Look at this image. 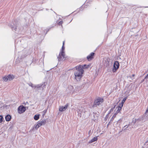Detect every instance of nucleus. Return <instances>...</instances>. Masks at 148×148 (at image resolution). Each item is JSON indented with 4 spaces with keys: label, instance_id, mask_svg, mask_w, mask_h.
<instances>
[{
    "label": "nucleus",
    "instance_id": "obj_13",
    "mask_svg": "<svg viewBox=\"0 0 148 148\" xmlns=\"http://www.w3.org/2000/svg\"><path fill=\"white\" fill-rule=\"evenodd\" d=\"M127 99V97H125L123 99V100H122L121 103V104H120V106H118V107H120L121 108H122L123 106V104L124 102H125V101H126Z\"/></svg>",
    "mask_w": 148,
    "mask_h": 148
},
{
    "label": "nucleus",
    "instance_id": "obj_19",
    "mask_svg": "<svg viewBox=\"0 0 148 148\" xmlns=\"http://www.w3.org/2000/svg\"><path fill=\"white\" fill-rule=\"evenodd\" d=\"M40 127V126L38 123L34 127L37 130Z\"/></svg>",
    "mask_w": 148,
    "mask_h": 148
},
{
    "label": "nucleus",
    "instance_id": "obj_23",
    "mask_svg": "<svg viewBox=\"0 0 148 148\" xmlns=\"http://www.w3.org/2000/svg\"><path fill=\"white\" fill-rule=\"evenodd\" d=\"M29 86H31L32 88H35L34 86L35 85H33V84H29Z\"/></svg>",
    "mask_w": 148,
    "mask_h": 148
},
{
    "label": "nucleus",
    "instance_id": "obj_6",
    "mask_svg": "<svg viewBox=\"0 0 148 148\" xmlns=\"http://www.w3.org/2000/svg\"><path fill=\"white\" fill-rule=\"evenodd\" d=\"M119 63L118 61H116L115 62L114 64L113 68L112 69V71L114 72L116 71V70L119 68Z\"/></svg>",
    "mask_w": 148,
    "mask_h": 148
},
{
    "label": "nucleus",
    "instance_id": "obj_31",
    "mask_svg": "<svg viewBox=\"0 0 148 148\" xmlns=\"http://www.w3.org/2000/svg\"><path fill=\"white\" fill-rule=\"evenodd\" d=\"M134 76H135V75H134V74H133V75H132V76H133V77H134Z\"/></svg>",
    "mask_w": 148,
    "mask_h": 148
},
{
    "label": "nucleus",
    "instance_id": "obj_25",
    "mask_svg": "<svg viewBox=\"0 0 148 148\" xmlns=\"http://www.w3.org/2000/svg\"><path fill=\"white\" fill-rule=\"evenodd\" d=\"M62 21H60L59 22V23H58L59 24H62Z\"/></svg>",
    "mask_w": 148,
    "mask_h": 148
},
{
    "label": "nucleus",
    "instance_id": "obj_3",
    "mask_svg": "<svg viewBox=\"0 0 148 148\" xmlns=\"http://www.w3.org/2000/svg\"><path fill=\"white\" fill-rule=\"evenodd\" d=\"M86 110L85 108L82 106H79L77 110V112L78 113V115L81 117L82 115L84 114Z\"/></svg>",
    "mask_w": 148,
    "mask_h": 148
},
{
    "label": "nucleus",
    "instance_id": "obj_10",
    "mask_svg": "<svg viewBox=\"0 0 148 148\" xmlns=\"http://www.w3.org/2000/svg\"><path fill=\"white\" fill-rule=\"evenodd\" d=\"M121 109L120 107H117L114 110V115L116 116L118 113L120 111Z\"/></svg>",
    "mask_w": 148,
    "mask_h": 148
},
{
    "label": "nucleus",
    "instance_id": "obj_27",
    "mask_svg": "<svg viewBox=\"0 0 148 148\" xmlns=\"http://www.w3.org/2000/svg\"><path fill=\"white\" fill-rule=\"evenodd\" d=\"M148 112V108H147V110H146V112Z\"/></svg>",
    "mask_w": 148,
    "mask_h": 148
},
{
    "label": "nucleus",
    "instance_id": "obj_9",
    "mask_svg": "<svg viewBox=\"0 0 148 148\" xmlns=\"http://www.w3.org/2000/svg\"><path fill=\"white\" fill-rule=\"evenodd\" d=\"M99 116V114L96 113H93V116L92 117V119L94 121H95L97 120Z\"/></svg>",
    "mask_w": 148,
    "mask_h": 148
},
{
    "label": "nucleus",
    "instance_id": "obj_26",
    "mask_svg": "<svg viewBox=\"0 0 148 148\" xmlns=\"http://www.w3.org/2000/svg\"><path fill=\"white\" fill-rule=\"evenodd\" d=\"M115 115H113L112 117V119H113L115 117Z\"/></svg>",
    "mask_w": 148,
    "mask_h": 148
},
{
    "label": "nucleus",
    "instance_id": "obj_8",
    "mask_svg": "<svg viewBox=\"0 0 148 148\" xmlns=\"http://www.w3.org/2000/svg\"><path fill=\"white\" fill-rule=\"evenodd\" d=\"M68 105L67 104L65 105L64 106H60L59 108V111L60 112H63L65 111L67 108Z\"/></svg>",
    "mask_w": 148,
    "mask_h": 148
},
{
    "label": "nucleus",
    "instance_id": "obj_32",
    "mask_svg": "<svg viewBox=\"0 0 148 148\" xmlns=\"http://www.w3.org/2000/svg\"><path fill=\"white\" fill-rule=\"evenodd\" d=\"M122 119H120V120H121V121H122Z\"/></svg>",
    "mask_w": 148,
    "mask_h": 148
},
{
    "label": "nucleus",
    "instance_id": "obj_18",
    "mask_svg": "<svg viewBox=\"0 0 148 148\" xmlns=\"http://www.w3.org/2000/svg\"><path fill=\"white\" fill-rule=\"evenodd\" d=\"M81 66L82 67V68L84 69V68H88L89 66V65H87L86 64H84L83 66H81Z\"/></svg>",
    "mask_w": 148,
    "mask_h": 148
},
{
    "label": "nucleus",
    "instance_id": "obj_24",
    "mask_svg": "<svg viewBox=\"0 0 148 148\" xmlns=\"http://www.w3.org/2000/svg\"><path fill=\"white\" fill-rule=\"evenodd\" d=\"M109 114H108V113L106 115V116L105 119H106L107 118H108L109 117Z\"/></svg>",
    "mask_w": 148,
    "mask_h": 148
},
{
    "label": "nucleus",
    "instance_id": "obj_21",
    "mask_svg": "<svg viewBox=\"0 0 148 148\" xmlns=\"http://www.w3.org/2000/svg\"><path fill=\"white\" fill-rule=\"evenodd\" d=\"M114 109V107L113 108H112L110 110V111L109 112L108 114H110V113H111L112 112H113V110Z\"/></svg>",
    "mask_w": 148,
    "mask_h": 148
},
{
    "label": "nucleus",
    "instance_id": "obj_17",
    "mask_svg": "<svg viewBox=\"0 0 148 148\" xmlns=\"http://www.w3.org/2000/svg\"><path fill=\"white\" fill-rule=\"evenodd\" d=\"M45 84H44V85H43L38 84V85H35L34 86V88H39L41 87L42 86H43V87L44 86H45Z\"/></svg>",
    "mask_w": 148,
    "mask_h": 148
},
{
    "label": "nucleus",
    "instance_id": "obj_30",
    "mask_svg": "<svg viewBox=\"0 0 148 148\" xmlns=\"http://www.w3.org/2000/svg\"><path fill=\"white\" fill-rule=\"evenodd\" d=\"M148 76H147V75L146 76V77H145V79H146V78H147V77Z\"/></svg>",
    "mask_w": 148,
    "mask_h": 148
},
{
    "label": "nucleus",
    "instance_id": "obj_4",
    "mask_svg": "<svg viewBox=\"0 0 148 148\" xmlns=\"http://www.w3.org/2000/svg\"><path fill=\"white\" fill-rule=\"evenodd\" d=\"M103 102V99L101 98H97L94 101V106L97 107L101 104Z\"/></svg>",
    "mask_w": 148,
    "mask_h": 148
},
{
    "label": "nucleus",
    "instance_id": "obj_33",
    "mask_svg": "<svg viewBox=\"0 0 148 148\" xmlns=\"http://www.w3.org/2000/svg\"><path fill=\"white\" fill-rule=\"evenodd\" d=\"M11 28H12V29H13V27H11Z\"/></svg>",
    "mask_w": 148,
    "mask_h": 148
},
{
    "label": "nucleus",
    "instance_id": "obj_20",
    "mask_svg": "<svg viewBox=\"0 0 148 148\" xmlns=\"http://www.w3.org/2000/svg\"><path fill=\"white\" fill-rule=\"evenodd\" d=\"M3 116L0 115V123H1L3 121Z\"/></svg>",
    "mask_w": 148,
    "mask_h": 148
},
{
    "label": "nucleus",
    "instance_id": "obj_5",
    "mask_svg": "<svg viewBox=\"0 0 148 148\" xmlns=\"http://www.w3.org/2000/svg\"><path fill=\"white\" fill-rule=\"evenodd\" d=\"M14 76L12 75H9L8 76H5L3 78V79L5 82L10 81L14 78Z\"/></svg>",
    "mask_w": 148,
    "mask_h": 148
},
{
    "label": "nucleus",
    "instance_id": "obj_35",
    "mask_svg": "<svg viewBox=\"0 0 148 148\" xmlns=\"http://www.w3.org/2000/svg\"><path fill=\"white\" fill-rule=\"evenodd\" d=\"M128 127V126H127V127H126V128H127V127Z\"/></svg>",
    "mask_w": 148,
    "mask_h": 148
},
{
    "label": "nucleus",
    "instance_id": "obj_14",
    "mask_svg": "<svg viewBox=\"0 0 148 148\" xmlns=\"http://www.w3.org/2000/svg\"><path fill=\"white\" fill-rule=\"evenodd\" d=\"M97 137H94L89 142V143H91L93 142H94L95 141H97Z\"/></svg>",
    "mask_w": 148,
    "mask_h": 148
},
{
    "label": "nucleus",
    "instance_id": "obj_34",
    "mask_svg": "<svg viewBox=\"0 0 148 148\" xmlns=\"http://www.w3.org/2000/svg\"><path fill=\"white\" fill-rule=\"evenodd\" d=\"M127 126V125H125V127H126Z\"/></svg>",
    "mask_w": 148,
    "mask_h": 148
},
{
    "label": "nucleus",
    "instance_id": "obj_11",
    "mask_svg": "<svg viewBox=\"0 0 148 148\" xmlns=\"http://www.w3.org/2000/svg\"><path fill=\"white\" fill-rule=\"evenodd\" d=\"M94 53H91L89 55L87 56V58L88 61L91 60L93 58V56H94Z\"/></svg>",
    "mask_w": 148,
    "mask_h": 148
},
{
    "label": "nucleus",
    "instance_id": "obj_16",
    "mask_svg": "<svg viewBox=\"0 0 148 148\" xmlns=\"http://www.w3.org/2000/svg\"><path fill=\"white\" fill-rule=\"evenodd\" d=\"M40 115L39 114H36L34 117V119L35 120H37L39 119V117Z\"/></svg>",
    "mask_w": 148,
    "mask_h": 148
},
{
    "label": "nucleus",
    "instance_id": "obj_22",
    "mask_svg": "<svg viewBox=\"0 0 148 148\" xmlns=\"http://www.w3.org/2000/svg\"><path fill=\"white\" fill-rule=\"evenodd\" d=\"M69 88L70 90V91H71V90H72L73 88V86H69Z\"/></svg>",
    "mask_w": 148,
    "mask_h": 148
},
{
    "label": "nucleus",
    "instance_id": "obj_2",
    "mask_svg": "<svg viewBox=\"0 0 148 148\" xmlns=\"http://www.w3.org/2000/svg\"><path fill=\"white\" fill-rule=\"evenodd\" d=\"M65 47L63 46H62L61 51L60 53L58 58L59 61L63 60L66 59L65 56L64 52Z\"/></svg>",
    "mask_w": 148,
    "mask_h": 148
},
{
    "label": "nucleus",
    "instance_id": "obj_29",
    "mask_svg": "<svg viewBox=\"0 0 148 148\" xmlns=\"http://www.w3.org/2000/svg\"><path fill=\"white\" fill-rule=\"evenodd\" d=\"M46 111H47V110H44V113H45L46 112Z\"/></svg>",
    "mask_w": 148,
    "mask_h": 148
},
{
    "label": "nucleus",
    "instance_id": "obj_1",
    "mask_svg": "<svg viewBox=\"0 0 148 148\" xmlns=\"http://www.w3.org/2000/svg\"><path fill=\"white\" fill-rule=\"evenodd\" d=\"M75 68L76 71H75L74 74L75 79L78 81L82 77L83 71L82 69L81 66H76Z\"/></svg>",
    "mask_w": 148,
    "mask_h": 148
},
{
    "label": "nucleus",
    "instance_id": "obj_28",
    "mask_svg": "<svg viewBox=\"0 0 148 148\" xmlns=\"http://www.w3.org/2000/svg\"><path fill=\"white\" fill-rule=\"evenodd\" d=\"M64 41H63V46H64Z\"/></svg>",
    "mask_w": 148,
    "mask_h": 148
},
{
    "label": "nucleus",
    "instance_id": "obj_7",
    "mask_svg": "<svg viewBox=\"0 0 148 148\" xmlns=\"http://www.w3.org/2000/svg\"><path fill=\"white\" fill-rule=\"evenodd\" d=\"M25 110V108L23 105L20 106L18 108V112L20 114L23 113Z\"/></svg>",
    "mask_w": 148,
    "mask_h": 148
},
{
    "label": "nucleus",
    "instance_id": "obj_15",
    "mask_svg": "<svg viewBox=\"0 0 148 148\" xmlns=\"http://www.w3.org/2000/svg\"><path fill=\"white\" fill-rule=\"evenodd\" d=\"M11 118L10 116L9 115H7L5 116V120L7 121H9Z\"/></svg>",
    "mask_w": 148,
    "mask_h": 148
},
{
    "label": "nucleus",
    "instance_id": "obj_12",
    "mask_svg": "<svg viewBox=\"0 0 148 148\" xmlns=\"http://www.w3.org/2000/svg\"><path fill=\"white\" fill-rule=\"evenodd\" d=\"M46 123V121L45 120H43L41 121H39L38 123V124L40 126L42 125H44Z\"/></svg>",
    "mask_w": 148,
    "mask_h": 148
}]
</instances>
